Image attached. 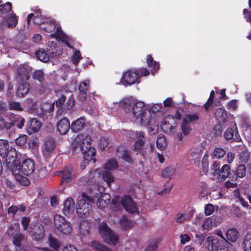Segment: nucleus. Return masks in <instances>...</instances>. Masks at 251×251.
<instances>
[{"label":"nucleus","mask_w":251,"mask_h":251,"mask_svg":"<svg viewBox=\"0 0 251 251\" xmlns=\"http://www.w3.org/2000/svg\"><path fill=\"white\" fill-rule=\"evenodd\" d=\"M9 143L6 140H0V155L2 158L6 157V166L8 169H11L12 171H17L16 168H14L17 152L15 149L8 150ZM17 168V166L16 165Z\"/></svg>","instance_id":"nucleus-1"},{"label":"nucleus","mask_w":251,"mask_h":251,"mask_svg":"<svg viewBox=\"0 0 251 251\" xmlns=\"http://www.w3.org/2000/svg\"><path fill=\"white\" fill-rule=\"evenodd\" d=\"M135 137L137 138L133 145V151L137 155H141L143 158L146 159L149 156V152L151 151L153 146H151V149L149 150L147 146H145L146 139L143 132L136 131Z\"/></svg>","instance_id":"nucleus-2"},{"label":"nucleus","mask_w":251,"mask_h":251,"mask_svg":"<svg viewBox=\"0 0 251 251\" xmlns=\"http://www.w3.org/2000/svg\"><path fill=\"white\" fill-rule=\"evenodd\" d=\"M81 196L82 199L79 200L76 204V213L80 218H85L92 210L89 202H93L94 200L85 193H82Z\"/></svg>","instance_id":"nucleus-3"},{"label":"nucleus","mask_w":251,"mask_h":251,"mask_svg":"<svg viewBox=\"0 0 251 251\" xmlns=\"http://www.w3.org/2000/svg\"><path fill=\"white\" fill-rule=\"evenodd\" d=\"M16 165L17 166V168L16 167L17 171H14L11 169H8L15 175H19L21 173L25 175L28 176L34 171V162L33 160L29 158L23 160L21 163L16 156L15 162H14V168L16 167Z\"/></svg>","instance_id":"nucleus-4"},{"label":"nucleus","mask_w":251,"mask_h":251,"mask_svg":"<svg viewBox=\"0 0 251 251\" xmlns=\"http://www.w3.org/2000/svg\"><path fill=\"white\" fill-rule=\"evenodd\" d=\"M222 239L209 236L206 239L207 249L211 251H227L226 240L221 235Z\"/></svg>","instance_id":"nucleus-5"},{"label":"nucleus","mask_w":251,"mask_h":251,"mask_svg":"<svg viewBox=\"0 0 251 251\" xmlns=\"http://www.w3.org/2000/svg\"><path fill=\"white\" fill-rule=\"evenodd\" d=\"M99 231L105 241L110 245L117 244L118 238L108 226L106 222H103L99 225Z\"/></svg>","instance_id":"nucleus-6"},{"label":"nucleus","mask_w":251,"mask_h":251,"mask_svg":"<svg viewBox=\"0 0 251 251\" xmlns=\"http://www.w3.org/2000/svg\"><path fill=\"white\" fill-rule=\"evenodd\" d=\"M53 220L54 226L59 231L64 234H69L72 232L73 228L70 223L67 222L63 216L56 214L54 216Z\"/></svg>","instance_id":"nucleus-7"},{"label":"nucleus","mask_w":251,"mask_h":251,"mask_svg":"<svg viewBox=\"0 0 251 251\" xmlns=\"http://www.w3.org/2000/svg\"><path fill=\"white\" fill-rule=\"evenodd\" d=\"M28 231L32 239L35 241L42 240L45 236L44 227L42 224L38 223L32 224Z\"/></svg>","instance_id":"nucleus-8"},{"label":"nucleus","mask_w":251,"mask_h":251,"mask_svg":"<svg viewBox=\"0 0 251 251\" xmlns=\"http://www.w3.org/2000/svg\"><path fill=\"white\" fill-rule=\"evenodd\" d=\"M140 77V75L139 74L138 70H129L126 73L123 74L121 83L125 85H131L136 83L138 79Z\"/></svg>","instance_id":"nucleus-9"},{"label":"nucleus","mask_w":251,"mask_h":251,"mask_svg":"<svg viewBox=\"0 0 251 251\" xmlns=\"http://www.w3.org/2000/svg\"><path fill=\"white\" fill-rule=\"evenodd\" d=\"M121 203L124 209L128 213H138V209L136 204L133 201L130 196L125 195L121 199Z\"/></svg>","instance_id":"nucleus-10"},{"label":"nucleus","mask_w":251,"mask_h":251,"mask_svg":"<svg viewBox=\"0 0 251 251\" xmlns=\"http://www.w3.org/2000/svg\"><path fill=\"white\" fill-rule=\"evenodd\" d=\"M247 168L245 164H238L234 169L231 170L230 180L235 182L238 178H242L246 176Z\"/></svg>","instance_id":"nucleus-11"},{"label":"nucleus","mask_w":251,"mask_h":251,"mask_svg":"<svg viewBox=\"0 0 251 251\" xmlns=\"http://www.w3.org/2000/svg\"><path fill=\"white\" fill-rule=\"evenodd\" d=\"M55 148V143L54 139L52 138H48L42 148V154L44 157L46 158L50 157Z\"/></svg>","instance_id":"nucleus-12"},{"label":"nucleus","mask_w":251,"mask_h":251,"mask_svg":"<svg viewBox=\"0 0 251 251\" xmlns=\"http://www.w3.org/2000/svg\"><path fill=\"white\" fill-rule=\"evenodd\" d=\"M18 24V17L16 14L12 12L11 14L3 17L1 23L0 24V29H3V25L7 24V27L9 28L15 27Z\"/></svg>","instance_id":"nucleus-13"},{"label":"nucleus","mask_w":251,"mask_h":251,"mask_svg":"<svg viewBox=\"0 0 251 251\" xmlns=\"http://www.w3.org/2000/svg\"><path fill=\"white\" fill-rule=\"evenodd\" d=\"M224 137L226 141L232 140L239 142L241 141V138L236 127L234 128L228 127L224 132Z\"/></svg>","instance_id":"nucleus-14"},{"label":"nucleus","mask_w":251,"mask_h":251,"mask_svg":"<svg viewBox=\"0 0 251 251\" xmlns=\"http://www.w3.org/2000/svg\"><path fill=\"white\" fill-rule=\"evenodd\" d=\"M82 135H78L72 143V151L74 154H77L80 152L82 153L84 149V146L83 145Z\"/></svg>","instance_id":"nucleus-15"},{"label":"nucleus","mask_w":251,"mask_h":251,"mask_svg":"<svg viewBox=\"0 0 251 251\" xmlns=\"http://www.w3.org/2000/svg\"><path fill=\"white\" fill-rule=\"evenodd\" d=\"M70 128L71 129V125L67 118H63L57 122V129L60 134H66Z\"/></svg>","instance_id":"nucleus-16"},{"label":"nucleus","mask_w":251,"mask_h":251,"mask_svg":"<svg viewBox=\"0 0 251 251\" xmlns=\"http://www.w3.org/2000/svg\"><path fill=\"white\" fill-rule=\"evenodd\" d=\"M41 123L36 119H32L28 121L26 126V130L29 135L35 133L39 131Z\"/></svg>","instance_id":"nucleus-17"},{"label":"nucleus","mask_w":251,"mask_h":251,"mask_svg":"<svg viewBox=\"0 0 251 251\" xmlns=\"http://www.w3.org/2000/svg\"><path fill=\"white\" fill-rule=\"evenodd\" d=\"M8 119L12 123V127L16 126L21 129L24 126L25 119L20 115L11 113L8 116Z\"/></svg>","instance_id":"nucleus-18"},{"label":"nucleus","mask_w":251,"mask_h":251,"mask_svg":"<svg viewBox=\"0 0 251 251\" xmlns=\"http://www.w3.org/2000/svg\"><path fill=\"white\" fill-rule=\"evenodd\" d=\"M82 154L85 160H87L88 162L93 161V162H95L96 161L95 156L96 150L94 147L91 146L85 147L82 152Z\"/></svg>","instance_id":"nucleus-19"},{"label":"nucleus","mask_w":251,"mask_h":251,"mask_svg":"<svg viewBox=\"0 0 251 251\" xmlns=\"http://www.w3.org/2000/svg\"><path fill=\"white\" fill-rule=\"evenodd\" d=\"M61 177V184L70 182L74 177V174L71 168H67L59 172Z\"/></svg>","instance_id":"nucleus-20"},{"label":"nucleus","mask_w":251,"mask_h":251,"mask_svg":"<svg viewBox=\"0 0 251 251\" xmlns=\"http://www.w3.org/2000/svg\"><path fill=\"white\" fill-rule=\"evenodd\" d=\"M28 72L26 68L24 66H20L17 70L16 73V79L17 81H25L29 79Z\"/></svg>","instance_id":"nucleus-21"},{"label":"nucleus","mask_w":251,"mask_h":251,"mask_svg":"<svg viewBox=\"0 0 251 251\" xmlns=\"http://www.w3.org/2000/svg\"><path fill=\"white\" fill-rule=\"evenodd\" d=\"M134 103V100L132 98H126L120 101V105L126 113H129L132 109Z\"/></svg>","instance_id":"nucleus-22"},{"label":"nucleus","mask_w":251,"mask_h":251,"mask_svg":"<svg viewBox=\"0 0 251 251\" xmlns=\"http://www.w3.org/2000/svg\"><path fill=\"white\" fill-rule=\"evenodd\" d=\"M89 80L83 81L79 84V97L81 100H84L87 97L89 91Z\"/></svg>","instance_id":"nucleus-23"},{"label":"nucleus","mask_w":251,"mask_h":251,"mask_svg":"<svg viewBox=\"0 0 251 251\" xmlns=\"http://www.w3.org/2000/svg\"><path fill=\"white\" fill-rule=\"evenodd\" d=\"M85 125V119L83 117L77 119L73 121L71 124V130L74 132H77L81 130Z\"/></svg>","instance_id":"nucleus-24"},{"label":"nucleus","mask_w":251,"mask_h":251,"mask_svg":"<svg viewBox=\"0 0 251 251\" xmlns=\"http://www.w3.org/2000/svg\"><path fill=\"white\" fill-rule=\"evenodd\" d=\"M214 117L219 123H225L226 121L227 118L226 111L222 108H218L215 109Z\"/></svg>","instance_id":"nucleus-25"},{"label":"nucleus","mask_w":251,"mask_h":251,"mask_svg":"<svg viewBox=\"0 0 251 251\" xmlns=\"http://www.w3.org/2000/svg\"><path fill=\"white\" fill-rule=\"evenodd\" d=\"M146 109H145V105L143 102H135L134 101V103L133 104V106L132 109V111L134 116L137 119H139V116L141 114V113H142Z\"/></svg>","instance_id":"nucleus-26"},{"label":"nucleus","mask_w":251,"mask_h":251,"mask_svg":"<svg viewBox=\"0 0 251 251\" xmlns=\"http://www.w3.org/2000/svg\"><path fill=\"white\" fill-rule=\"evenodd\" d=\"M29 83L26 82H23L19 86L16 91V95L18 97H23L29 92Z\"/></svg>","instance_id":"nucleus-27"},{"label":"nucleus","mask_w":251,"mask_h":251,"mask_svg":"<svg viewBox=\"0 0 251 251\" xmlns=\"http://www.w3.org/2000/svg\"><path fill=\"white\" fill-rule=\"evenodd\" d=\"M55 28V22L52 21H50L48 19L46 20L45 23L40 26L41 29L47 33H50L54 31Z\"/></svg>","instance_id":"nucleus-28"},{"label":"nucleus","mask_w":251,"mask_h":251,"mask_svg":"<svg viewBox=\"0 0 251 251\" xmlns=\"http://www.w3.org/2000/svg\"><path fill=\"white\" fill-rule=\"evenodd\" d=\"M226 242H235L238 237V232L236 228H231L228 229L226 233Z\"/></svg>","instance_id":"nucleus-29"},{"label":"nucleus","mask_w":251,"mask_h":251,"mask_svg":"<svg viewBox=\"0 0 251 251\" xmlns=\"http://www.w3.org/2000/svg\"><path fill=\"white\" fill-rule=\"evenodd\" d=\"M231 173V170L230 166L225 164L221 168L219 176L221 177V180L224 181L227 177H228L230 179Z\"/></svg>","instance_id":"nucleus-30"},{"label":"nucleus","mask_w":251,"mask_h":251,"mask_svg":"<svg viewBox=\"0 0 251 251\" xmlns=\"http://www.w3.org/2000/svg\"><path fill=\"white\" fill-rule=\"evenodd\" d=\"M75 208V202L72 198H68L64 202L63 212L64 214H69Z\"/></svg>","instance_id":"nucleus-31"},{"label":"nucleus","mask_w":251,"mask_h":251,"mask_svg":"<svg viewBox=\"0 0 251 251\" xmlns=\"http://www.w3.org/2000/svg\"><path fill=\"white\" fill-rule=\"evenodd\" d=\"M140 123L144 126H150L151 120V115L150 112H147L146 109L139 115Z\"/></svg>","instance_id":"nucleus-32"},{"label":"nucleus","mask_w":251,"mask_h":251,"mask_svg":"<svg viewBox=\"0 0 251 251\" xmlns=\"http://www.w3.org/2000/svg\"><path fill=\"white\" fill-rule=\"evenodd\" d=\"M148 66L151 68L152 73L156 72L159 69V62L153 60V57L151 54H148L146 59Z\"/></svg>","instance_id":"nucleus-33"},{"label":"nucleus","mask_w":251,"mask_h":251,"mask_svg":"<svg viewBox=\"0 0 251 251\" xmlns=\"http://www.w3.org/2000/svg\"><path fill=\"white\" fill-rule=\"evenodd\" d=\"M120 225L123 230H128L132 228V223L126 216L120 219Z\"/></svg>","instance_id":"nucleus-34"},{"label":"nucleus","mask_w":251,"mask_h":251,"mask_svg":"<svg viewBox=\"0 0 251 251\" xmlns=\"http://www.w3.org/2000/svg\"><path fill=\"white\" fill-rule=\"evenodd\" d=\"M37 58L43 62H47L50 59L48 54L44 49H39L36 51Z\"/></svg>","instance_id":"nucleus-35"},{"label":"nucleus","mask_w":251,"mask_h":251,"mask_svg":"<svg viewBox=\"0 0 251 251\" xmlns=\"http://www.w3.org/2000/svg\"><path fill=\"white\" fill-rule=\"evenodd\" d=\"M47 19L46 18L42 15L41 11L39 10L33 18V22L34 24L41 26L45 23Z\"/></svg>","instance_id":"nucleus-36"},{"label":"nucleus","mask_w":251,"mask_h":251,"mask_svg":"<svg viewBox=\"0 0 251 251\" xmlns=\"http://www.w3.org/2000/svg\"><path fill=\"white\" fill-rule=\"evenodd\" d=\"M176 172V169L172 166H169L164 169L161 173V176L164 178L171 179L173 178Z\"/></svg>","instance_id":"nucleus-37"},{"label":"nucleus","mask_w":251,"mask_h":251,"mask_svg":"<svg viewBox=\"0 0 251 251\" xmlns=\"http://www.w3.org/2000/svg\"><path fill=\"white\" fill-rule=\"evenodd\" d=\"M242 248L244 251H251V234H247L245 236Z\"/></svg>","instance_id":"nucleus-38"},{"label":"nucleus","mask_w":251,"mask_h":251,"mask_svg":"<svg viewBox=\"0 0 251 251\" xmlns=\"http://www.w3.org/2000/svg\"><path fill=\"white\" fill-rule=\"evenodd\" d=\"M117 161L115 158L109 159L104 165V168L106 170L111 171L118 168Z\"/></svg>","instance_id":"nucleus-39"},{"label":"nucleus","mask_w":251,"mask_h":251,"mask_svg":"<svg viewBox=\"0 0 251 251\" xmlns=\"http://www.w3.org/2000/svg\"><path fill=\"white\" fill-rule=\"evenodd\" d=\"M90 230V224L86 220L82 221L79 224V230L81 234L86 235L88 234Z\"/></svg>","instance_id":"nucleus-40"},{"label":"nucleus","mask_w":251,"mask_h":251,"mask_svg":"<svg viewBox=\"0 0 251 251\" xmlns=\"http://www.w3.org/2000/svg\"><path fill=\"white\" fill-rule=\"evenodd\" d=\"M180 127L182 133L184 135H188L189 132L191 130L190 124L185 118L183 119Z\"/></svg>","instance_id":"nucleus-41"},{"label":"nucleus","mask_w":251,"mask_h":251,"mask_svg":"<svg viewBox=\"0 0 251 251\" xmlns=\"http://www.w3.org/2000/svg\"><path fill=\"white\" fill-rule=\"evenodd\" d=\"M103 180L106 182L107 185L110 186L112 182L114 181V178L111 172L108 170L104 171L102 174Z\"/></svg>","instance_id":"nucleus-42"},{"label":"nucleus","mask_w":251,"mask_h":251,"mask_svg":"<svg viewBox=\"0 0 251 251\" xmlns=\"http://www.w3.org/2000/svg\"><path fill=\"white\" fill-rule=\"evenodd\" d=\"M91 246L96 251H112L107 247L96 241L92 242Z\"/></svg>","instance_id":"nucleus-43"},{"label":"nucleus","mask_w":251,"mask_h":251,"mask_svg":"<svg viewBox=\"0 0 251 251\" xmlns=\"http://www.w3.org/2000/svg\"><path fill=\"white\" fill-rule=\"evenodd\" d=\"M33 79L37 80L40 83H42L45 79V75L41 70H35L32 75Z\"/></svg>","instance_id":"nucleus-44"},{"label":"nucleus","mask_w":251,"mask_h":251,"mask_svg":"<svg viewBox=\"0 0 251 251\" xmlns=\"http://www.w3.org/2000/svg\"><path fill=\"white\" fill-rule=\"evenodd\" d=\"M225 150L222 148H216L212 154V157L215 158L220 159L226 155Z\"/></svg>","instance_id":"nucleus-45"},{"label":"nucleus","mask_w":251,"mask_h":251,"mask_svg":"<svg viewBox=\"0 0 251 251\" xmlns=\"http://www.w3.org/2000/svg\"><path fill=\"white\" fill-rule=\"evenodd\" d=\"M49 241L50 246L51 248L57 251L60 248V242L52 236H49Z\"/></svg>","instance_id":"nucleus-46"},{"label":"nucleus","mask_w":251,"mask_h":251,"mask_svg":"<svg viewBox=\"0 0 251 251\" xmlns=\"http://www.w3.org/2000/svg\"><path fill=\"white\" fill-rule=\"evenodd\" d=\"M156 147L161 151L165 149L167 146V143L164 135L160 136L156 140Z\"/></svg>","instance_id":"nucleus-47"},{"label":"nucleus","mask_w":251,"mask_h":251,"mask_svg":"<svg viewBox=\"0 0 251 251\" xmlns=\"http://www.w3.org/2000/svg\"><path fill=\"white\" fill-rule=\"evenodd\" d=\"M121 158L123 160L129 164L133 163V160L131 156L130 152L127 150L123 151Z\"/></svg>","instance_id":"nucleus-48"},{"label":"nucleus","mask_w":251,"mask_h":251,"mask_svg":"<svg viewBox=\"0 0 251 251\" xmlns=\"http://www.w3.org/2000/svg\"><path fill=\"white\" fill-rule=\"evenodd\" d=\"M7 233L8 236L13 237L19 233L20 232V228L18 226H10L8 227L7 230Z\"/></svg>","instance_id":"nucleus-49"},{"label":"nucleus","mask_w":251,"mask_h":251,"mask_svg":"<svg viewBox=\"0 0 251 251\" xmlns=\"http://www.w3.org/2000/svg\"><path fill=\"white\" fill-rule=\"evenodd\" d=\"M186 117L189 123H195L200 119V116L197 113H189L186 115Z\"/></svg>","instance_id":"nucleus-50"},{"label":"nucleus","mask_w":251,"mask_h":251,"mask_svg":"<svg viewBox=\"0 0 251 251\" xmlns=\"http://www.w3.org/2000/svg\"><path fill=\"white\" fill-rule=\"evenodd\" d=\"M12 10V3L6 2L4 4L0 5V11L1 13L6 14L10 12Z\"/></svg>","instance_id":"nucleus-51"},{"label":"nucleus","mask_w":251,"mask_h":251,"mask_svg":"<svg viewBox=\"0 0 251 251\" xmlns=\"http://www.w3.org/2000/svg\"><path fill=\"white\" fill-rule=\"evenodd\" d=\"M65 34L63 32L61 27H58L56 28L55 31L51 33L50 35L52 38H55L56 39H60L63 37Z\"/></svg>","instance_id":"nucleus-52"},{"label":"nucleus","mask_w":251,"mask_h":251,"mask_svg":"<svg viewBox=\"0 0 251 251\" xmlns=\"http://www.w3.org/2000/svg\"><path fill=\"white\" fill-rule=\"evenodd\" d=\"M24 235L21 234L19 233L17 235L12 237L13 240V244L17 247H20L21 246L22 244V241L24 239Z\"/></svg>","instance_id":"nucleus-53"},{"label":"nucleus","mask_w":251,"mask_h":251,"mask_svg":"<svg viewBox=\"0 0 251 251\" xmlns=\"http://www.w3.org/2000/svg\"><path fill=\"white\" fill-rule=\"evenodd\" d=\"M220 163L218 161H214L211 167V171L213 176L219 175L220 172Z\"/></svg>","instance_id":"nucleus-54"},{"label":"nucleus","mask_w":251,"mask_h":251,"mask_svg":"<svg viewBox=\"0 0 251 251\" xmlns=\"http://www.w3.org/2000/svg\"><path fill=\"white\" fill-rule=\"evenodd\" d=\"M82 59V56L79 50H75L72 55V62L74 64L77 65Z\"/></svg>","instance_id":"nucleus-55"},{"label":"nucleus","mask_w":251,"mask_h":251,"mask_svg":"<svg viewBox=\"0 0 251 251\" xmlns=\"http://www.w3.org/2000/svg\"><path fill=\"white\" fill-rule=\"evenodd\" d=\"M202 170L203 172L205 174L208 172V156L207 154H205L202 158Z\"/></svg>","instance_id":"nucleus-56"},{"label":"nucleus","mask_w":251,"mask_h":251,"mask_svg":"<svg viewBox=\"0 0 251 251\" xmlns=\"http://www.w3.org/2000/svg\"><path fill=\"white\" fill-rule=\"evenodd\" d=\"M27 138L25 135H20L15 140L16 144L19 146L25 145L27 141Z\"/></svg>","instance_id":"nucleus-57"},{"label":"nucleus","mask_w":251,"mask_h":251,"mask_svg":"<svg viewBox=\"0 0 251 251\" xmlns=\"http://www.w3.org/2000/svg\"><path fill=\"white\" fill-rule=\"evenodd\" d=\"M9 108L10 110H15L17 111H22L23 108L19 102L11 101L9 102Z\"/></svg>","instance_id":"nucleus-58"},{"label":"nucleus","mask_w":251,"mask_h":251,"mask_svg":"<svg viewBox=\"0 0 251 251\" xmlns=\"http://www.w3.org/2000/svg\"><path fill=\"white\" fill-rule=\"evenodd\" d=\"M213 227L212 220L210 218H207L202 224V227L204 229L209 230Z\"/></svg>","instance_id":"nucleus-59"},{"label":"nucleus","mask_w":251,"mask_h":251,"mask_svg":"<svg viewBox=\"0 0 251 251\" xmlns=\"http://www.w3.org/2000/svg\"><path fill=\"white\" fill-rule=\"evenodd\" d=\"M97 198V204L100 209H104L109 204L107 200H104V199L100 198V196Z\"/></svg>","instance_id":"nucleus-60"},{"label":"nucleus","mask_w":251,"mask_h":251,"mask_svg":"<svg viewBox=\"0 0 251 251\" xmlns=\"http://www.w3.org/2000/svg\"><path fill=\"white\" fill-rule=\"evenodd\" d=\"M214 99L208 98L207 101L203 105L206 112H208L213 107V102Z\"/></svg>","instance_id":"nucleus-61"},{"label":"nucleus","mask_w":251,"mask_h":251,"mask_svg":"<svg viewBox=\"0 0 251 251\" xmlns=\"http://www.w3.org/2000/svg\"><path fill=\"white\" fill-rule=\"evenodd\" d=\"M108 144L109 140L107 138L101 137L99 142V147L101 150H104Z\"/></svg>","instance_id":"nucleus-62"},{"label":"nucleus","mask_w":251,"mask_h":251,"mask_svg":"<svg viewBox=\"0 0 251 251\" xmlns=\"http://www.w3.org/2000/svg\"><path fill=\"white\" fill-rule=\"evenodd\" d=\"M100 197V198H102L104 199V200H107L108 202L109 203L110 201V196L109 194L107 193H102L101 192H100L99 193L96 192L92 197L93 199L94 198H97L98 197Z\"/></svg>","instance_id":"nucleus-63"},{"label":"nucleus","mask_w":251,"mask_h":251,"mask_svg":"<svg viewBox=\"0 0 251 251\" xmlns=\"http://www.w3.org/2000/svg\"><path fill=\"white\" fill-rule=\"evenodd\" d=\"M157 244L155 241L152 240L149 243L144 251H156Z\"/></svg>","instance_id":"nucleus-64"}]
</instances>
